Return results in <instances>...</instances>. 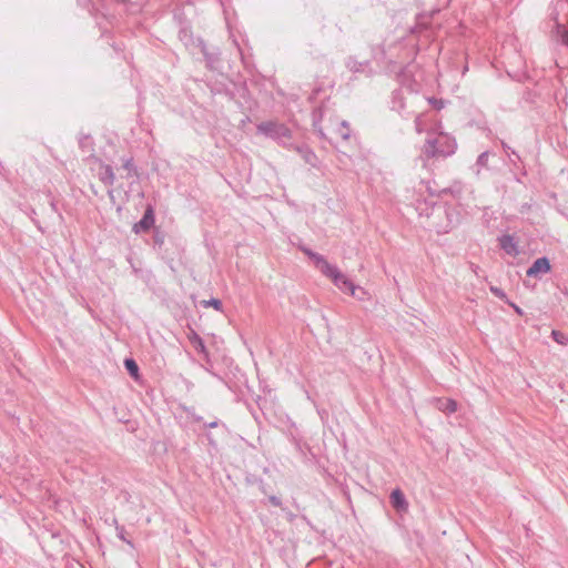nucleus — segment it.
I'll return each mask as SVG.
<instances>
[{
    "label": "nucleus",
    "mask_w": 568,
    "mask_h": 568,
    "mask_svg": "<svg viewBox=\"0 0 568 568\" xmlns=\"http://www.w3.org/2000/svg\"><path fill=\"white\" fill-rule=\"evenodd\" d=\"M390 504L397 510H405L407 508L406 498L400 489H394L390 493Z\"/></svg>",
    "instance_id": "obj_13"
},
{
    "label": "nucleus",
    "mask_w": 568,
    "mask_h": 568,
    "mask_svg": "<svg viewBox=\"0 0 568 568\" xmlns=\"http://www.w3.org/2000/svg\"><path fill=\"white\" fill-rule=\"evenodd\" d=\"M300 250L314 262L316 268L323 275L332 280L338 290L349 291L352 294L355 293V286L353 285V282L347 278L335 265L328 263L323 255L312 251L307 246H300Z\"/></svg>",
    "instance_id": "obj_1"
},
{
    "label": "nucleus",
    "mask_w": 568,
    "mask_h": 568,
    "mask_svg": "<svg viewBox=\"0 0 568 568\" xmlns=\"http://www.w3.org/2000/svg\"><path fill=\"white\" fill-rule=\"evenodd\" d=\"M342 164H346L344 159H338Z\"/></svg>",
    "instance_id": "obj_34"
},
{
    "label": "nucleus",
    "mask_w": 568,
    "mask_h": 568,
    "mask_svg": "<svg viewBox=\"0 0 568 568\" xmlns=\"http://www.w3.org/2000/svg\"><path fill=\"white\" fill-rule=\"evenodd\" d=\"M118 536H119L120 539H122L123 541H125L129 545H131V541L126 540L125 537H124V529H123V527L118 528Z\"/></svg>",
    "instance_id": "obj_29"
},
{
    "label": "nucleus",
    "mask_w": 568,
    "mask_h": 568,
    "mask_svg": "<svg viewBox=\"0 0 568 568\" xmlns=\"http://www.w3.org/2000/svg\"><path fill=\"white\" fill-rule=\"evenodd\" d=\"M124 365L131 376H136L139 373V366L133 358H125Z\"/></svg>",
    "instance_id": "obj_19"
},
{
    "label": "nucleus",
    "mask_w": 568,
    "mask_h": 568,
    "mask_svg": "<svg viewBox=\"0 0 568 568\" xmlns=\"http://www.w3.org/2000/svg\"><path fill=\"white\" fill-rule=\"evenodd\" d=\"M428 102L437 110H440L444 108L445 105V102L443 100H437V99H428Z\"/></svg>",
    "instance_id": "obj_25"
},
{
    "label": "nucleus",
    "mask_w": 568,
    "mask_h": 568,
    "mask_svg": "<svg viewBox=\"0 0 568 568\" xmlns=\"http://www.w3.org/2000/svg\"><path fill=\"white\" fill-rule=\"evenodd\" d=\"M204 306H212L214 307L216 311H221L222 310V302L217 298H211L209 301H204Z\"/></svg>",
    "instance_id": "obj_23"
},
{
    "label": "nucleus",
    "mask_w": 568,
    "mask_h": 568,
    "mask_svg": "<svg viewBox=\"0 0 568 568\" xmlns=\"http://www.w3.org/2000/svg\"><path fill=\"white\" fill-rule=\"evenodd\" d=\"M490 292L498 298L500 300H504L506 297V294L504 293V291L499 287H496V286H491L490 287Z\"/></svg>",
    "instance_id": "obj_24"
},
{
    "label": "nucleus",
    "mask_w": 568,
    "mask_h": 568,
    "mask_svg": "<svg viewBox=\"0 0 568 568\" xmlns=\"http://www.w3.org/2000/svg\"><path fill=\"white\" fill-rule=\"evenodd\" d=\"M322 116V109H317V110H314L313 112V126L314 129L318 132V135L322 138V139H325V133L323 132L322 128L318 126V121Z\"/></svg>",
    "instance_id": "obj_18"
},
{
    "label": "nucleus",
    "mask_w": 568,
    "mask_h": 568,
    "mask_svg": "<svg viewBox=\"0 0 568 568\" xmlns=\"http://www.w3.org/2000/svg\"><path fill=\"white\" fill-rule=\"evenodd\" d=\"M415 126H416V131H417V132H422V128H420V115H419V114H417V115L415 116Z\"/></svg>",
    "instance_id": "obj_30"
},
{
    "label": "nucleus",
    "mask_w": 568,
    "mask_h": 568,
    "mask_svg": "<svg viewBox=\"0 0 568 568\" xmlns=\"http://www.w3.org/2000/svg\"><path fill=\"white\" fill-rule=\"evenodd\" d=\"M353 285L355 286V291H354L355 293L354 294H352L349 291H343V292L344 293H349L352 296L358 298L359 301L366 300L367 293L362 287L355 285L354 283H353Z\"/></svg>",
    "instance_id": "obj_22"
},
{
    "label": "nucleus",
    "mask_w": 568,
    "mask_h": 568,
    "mask_svg": "<svg viewBox=\"0 0 568 568\" xmlns=\"http://www.w3.org/2000/svg\"><path fill=\"white\" fill-rule=\"evenodd\" d=\"M440 409L446 413H454L457 409V404L452 399H445L440 405Z\"/></svg>",
    "instance_id": "obj_21"
},
{
    "label": "nucleus",
    "mask_w": 568,
    "mask_h": 568,
    "mask_svg": "<svg viewBox=\"0 0 568 568\" xmlns=\"http://www.w3.org/2000/svg\"><path fill=\"white\" fill-rule=\"evenodd\" d=\"M196 45L199 47V50L196 52H200L204 55L206 65L210 69H216V64L220 61V52L219 51L210 52L206 48V44L204 43V41L202 39L197 40Z\"/></svg>",
    "instance_id": "obj_8"
},
{
    "label": "nucleus",
    "mask_w": 568,
    "mask_h": 568,
    "mask_svg": "<svg viewBox=\"0 0 568 568\" xmlns=\"http://www.w3.org/2000/svg\"><path fill=\"white\" fill-rule=\"evenodd\" d=\"M550 271V262L547 257L542 256L534 261L531 266L527 270L526 275L528 277H540Z\"/></svg>",
    "instance_id": "obj_6"
},
{
    "label": "nucleus",
    "mask_w": 568,
    "mask_h": 568,
    "mask_svg": "<svg viewBox=\"0 0 568 568\" xmlns=\"http://www.w3.org/2000/svg\"><path fill=\"white\" fill-rule=\"evenodd\" d=\"M489 156H490V152L489 151H484L481 152L475 164L471 166V170L474 172V174L477 176V178H480L481 176V172L483 170H488V160H489Z\"/></svg>",
    "instance_id": "obj_11"
},
{
    "label": "nucleus",
    "mask_w": 568,
    "mask_h": 568,
    "mask_svg": "<svg viewBox=\"0 0 568 568\" xmlns=\"http://www.w3.org/2000/svg\"><path fill=\"white\" fill-rule=\"evenodd\" d=\"M339 152H341L344 156H347L346 152L341 151V150H339Z\"/></svg>",
    "instance_id": "obj_36"
},
{
    "label": "nucleus",
    "mask_w": 568,
    "mask_h": 568,
    "mask_svg": "<svg viewBox=\"0 0 568 568\" xmlns=\"http://www.w3.org/2000/svg\"><path fill=\"white\" fill-rule=\"evenodd\" d=\"M335 134L343 141H348L351 138V129L347 121H342L335 131Z\"/></svg>",
    "instance_id": "obj_17"
},
{
    "label": "nucleus",
    "mask_w": 568,
    "mask_h": 568,
    "mask_svg": "<svg viewBox=\"0 0 568 568\" xmlns=\"http://www.w3.org/2000/svg\"><path fill=\"white\" fill-rule=\"evenodd\" d=\"M566 7H568V3L565 1L558 0L556 2L555 9L551 12V20L554 21L551 34L557 42L568 47V29L566 28V22L560 21L558 18V11L564 10Z\"/></svg>",
    "instance_id": "obj_4"
},
{
    "label": "nucleus",
    "mask_w": 568,
    "mask_h": 568,
    "mask_svg": "<svg viewBox=\"0 0 568 568\" xmlns=\"http://www.w3.org/2000/svg\"><path fill=\"white\" fill-rule=\"evenodd\" d=\"M345 64H346V68L351 72L357 73V72H364L366 67H368L369 62L368 61H357L355 58L349 57V58H347Z\"/></svg>",
    "instance_id": "obj_15"
},
{
    "label": "nucleus",
    "mask_w": 568,
    "mask_h": 568,
    "mask_svg": "<svg viewBox=\"0 0 568 568\" xmlns=\"http://www.w3.org/2000/svg\"><path fill=\"white\" fill-rule=\"evenodd\" d=\"M268 500L275 507H280L282 505L281 499L278 497H276V496H270Z\"/></svg>",
    "instance_id": "obj_27"
},
{
    "label": "nucleus",
    "mask_w": 568,
    "mask_h": 568,
    "mask_svg": "<svg viewBox=\"0 0 568 568\" xmlns=\"http://www.w3.org/2000/svg\"><path fill=\"white\" fill-rule=\"evenodd\" d=\"M515 310H516L517 313H521L519 307L515 306Z\"/></svg>",
    "instance_id": "obj_35"
},
{
    "label": "nucleus",
    "mask_w": 568,
    "mask_h": 568,
    "mask_svg": "<svg viewBox=\"0 0 568 568\" xmlns=\"http://www.w3.org/2000/svg\"><path fill=\"white\" fill-rule=\"evenodd\" d=\"M456 141L446 133H439L435 138H428L424 145V154L427 158L449 156L455 153Z\"/></svg>",
    "instance_id": "obj_2"
},
{
    "label": "nucleus",
    "mask_w": 568,
    "mask_h": 568,
    "mask_svg": "<svg viewBox=\"0 0 568 568\" xmlns=\"http://www.w3.org/2000/svg\"><path fill=\"white\" fill-rule=\"evenodd\" d=\"M190 339L197 352H205L204 342L197 334L194 333Z\"/></svg>",
    "instance_id": "obj_20"
},
{
    "label": "nucleus",
    "mask_w": 568,
    "mask_h": 568,
    "mask_svg": "<svg viewBox=\"0 0 568 568\" xmlns=\"http://www.w3.org/2000/svg\"><path fill=\"white\" fill-rule=\"evenodd\" d=\"M179 39L192 54L196 53L199 50L196 42L200 38L195 39L192 31L187 27H182L180 29Z\"/></svg>",
    "instance_id": "obj_7"
},
{
    "label": "nucleus",
    "mask_w": 568,
    "mask_h": 568,
    "mask_svg": "<svg viewBox=\"0 0 568 568\" xmlns=\"http://www.w3.org/2000/svg\"><path fill=\"white\" fill-rule=\"evenodd\" d=\"M405 108H406V99L403 95V92H400V91L393 92L392 110L397 111L399 114H402L405 118H408V116H410L412 113H409V112L404 113Z\"/></svg>",
    "instance_id": "obj_9"
},
{
    "label": "nucleus",
    "mask_w": 568,
    "mask_h": 568,
    "mask_svg": "<svg viewBox=\"0 0 568 568\" xmlns=\"http://www.w3.org/2000/svg\"><path fill=\"white\" fill-rule=\"evenodd\" d=\"M185 410H186V413H187L190 416H192V418H193L194 420H196V422L202 420V417H201V416H195L193 413H191V410H190V409H185Z\"/></svg>",
    "instance_id": "obj_31"
},
{
    "label": "nucleus",
    "mask_w": 568,
    "mask_h": 568,
    "mask_svg": "<svg viewBox=\"0 0 568 568\" xmlns=\"http://www.w3.org/2000/svg\"><path fill=\"white\" fill-rule=\"evenodd\" d=\"M133 160L132 159H129L126 160L124 163H123V168L126 170V171H132L133 170Z\"/></svg>",
    "instance_id": "obj_28"
},
{
    "label": "nucleus",
    "mask_w": 568,
    "mask_h": 568,
    "mask_svg": "<svg viewBox=\"0 0 568 568\" xmlns=\"http://www.w3.org/2000/svg\"><path fill=\"white\" fill-rule=\"evenodd\" d=\"M552 337L556 342L560 343V344H564V339H565V336L564 334L557 332V331H552Z\"/></svg>",
    "instance_id": "obj_26"
},
{
    "label": "nucleus",
    "mask_w": 568,
    "mask_h": 568,
    "mask_svg": "<svg viewBox=\"0 0 568 568\" xmlns=\"http://www.w3.org/2000/svg\"><path fill=\"white\" fill-rule=\"evenodd\" d=\"M50 206H51L52 211H54V212L58 211L57 204L54 203V201H50Z\"/></svg>",
    "instance_id": "obj_33"
},
{
    "label": "nucleus",
    "mask_w": 568,
    "mask_h": 568,
    "mask_svg": "<svg viewBox=\"0 0 568 568\" xmlns=\"http://www.w3.org/2000/svg\"><path fill=\"white\" fill-rule=\"evenodd\" d=\"M294 150L302 156V159L311 166H316L318 159L316 154L305 144L295 145Z\"/></svg>",
    "instance_id": "obj_10"
},
{
    "label": "nucleus",
    "mask_w": 568,
    "mask_h": 568,
    "mask_svg": "<svg viewBox=\"0 0 568 568\" xmlns=\"http://www.w3.org/2000/svg\"><path fill=\"white\" fill-rule=\"evenodd\" d=\"M499 246L508 254L516 255L518 254L517 244L514 237L509 234L501 235L498 239Z\"/></svg>",
    "instance_id": "obj_12"
},
{
    "label": "nucleus",
    "mask_w": 568,
    "mask_h": 568,
    "mask_svg": "<svg viewBox=\"0 0 568 568\" xmlns=\"http://www.w3.org/2000/svg\"><path fill=\"white\" fill-rule=\"evenodd\" d=\"M257 132L267 138L276 140L284 146H293L290 141L292 138L291 130L283 123L266 121L257 125Z\"/></svg>",
    "instance_id": "obj_3"
},
{
    "label": "nucleus",
    "mask_w": 568,
    "mask_h": 568,
    "mask_svg": "<svg viewBox=\"0 0 568 568\" xmlns=\"http://www.w3.org/2000/svg\"><path fill=\"white\" fill-rule=\"evenodd\" d=\"M99 179L106 186L113 185V183L115 181V175H114L112 168L106 164L101 165L100 171H99Z\"/></svg>",
    "instance_id": "obj_14"
},
{
    "label": "nucleus",
    "mask_w": 568,
    "mask_h": 568,
    "mask_svg": "<svg viewBox=\"0 0 568 568\" xmlns=\"http://www.w3.org/2000/svg\"><path fill=\"white\" fill-rule=\"evenodd\" d=\"M501 146L507 153L510 164L517 166V162H521V156L504 141L501 142Z\"/></svg>",
    "instance_id": "obj_16"
},
{
    "label": "nucleus",
    "mask_w": 568,
    "mask_h": 568,
    "mask_svg": "<svg viewBox=\"0 0 568 568\" xmlns=\"http://www.w3.org/2000/svg\"><path fill=\"white\" fill-rule=\"evenodd\" d=\"M206 427H210V428H214V427H217L219 426V420H213L209 424H205Z\"/></svg>",
    "instance_id": "obj_32"
},
{
    "label": "nucleus",
    "mask_w": 568,
    "mask_h": 568,
    "mask_svg": "<svg viewBox=\"0 0 568 568\" xmlns=\"http://www.w3.org/2000/svg\"><path fill=\"white\" fill-rule=\"evenodd\" d=\"M154 209L151 204H149L144 211L142 219L133 225L132 231L135 234H139L141 232H148L154 225Z\"/></svg>",
    "instance_id": "obj_5"
}]
</instances>
